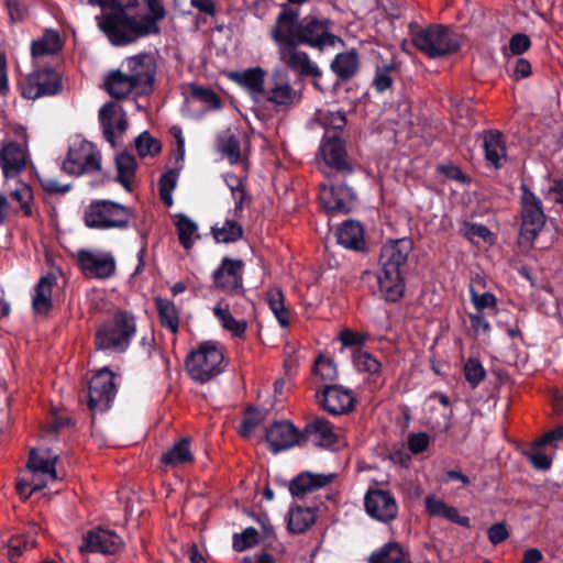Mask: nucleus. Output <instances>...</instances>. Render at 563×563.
Listing matches in <instances>:
<instances>
[{
  "label": "nucleus",
  "mask_w": 563,
  "mask_h": 563,
  "mask_svg": "<svg viewBox=\"0 0 563 563\" xmlns=\"http://www.w3.org/2000/svg\"><path fill=\"white\" fill-rule=\"evenodd\" d=\"M333 22L327 18L306 15L300 19L297 9L282 7L272 30L318 52L334 47L341 38L333 33Z\"/></svg>",
  "instance_id": "obj_1"
},
{
  "label": "nucleus",
  "mask_w": 563,
  "mask_h": 563,
  "mask_svg": "<svg viewBox=\"0 0 563 563\" xmlns=\"http://www.w3.org/2000/svg\"><path fill=\"white\" fill-rule=\"evenodd\" d=\"M413 250L411 239L389 240L380 249L377 272L378 290L389 302L398 301L405 291L404 271Z\"/></svg>",
  "instance_id": "obj_2"
},
{
  "label": "nucleus",
  "mask_w": 563,
  "mask_h": 563,
  "mask_svg": "<svg viewBox=\"0 0 563 563\" xmlns=\"http://www.w3.org/2000/svg\"><path fill=\"white\" fill-rule=\"evenodd\" d=\"M99 30L114 46H126L156 31L154 24L144 25L136 15H130L124 8L96 16Z\"/></svg>",
  "instance_id": "obj_3"
},
{
  "label": "nucleus",
  "mask_w": 563,
  "mask_h": 563,
  "mask_svg": "<svg viewBox=\"0 0 563 563\" xmlns=\"http://www.w3.org/2000/svg\"><path fill=\"white\" fill-rule=\"evenodd\" d=\"M57 459L58 455L53 454L49 450L43 452L31 450L26 465L30 477L22 476L16 482V492L23 500L43 489L48 483L58 479L55 468Z\"/></svg>",
  "instance_id": "obj_4"
},
{
  "label": "nucleus",
  "mask_w": 563,
  "mask_h": 563,
  "mask_svg": "<svg viewBox=\"0 0 563 563\" xmlns=\"http://www.w3.org/2000/svg\"><path fill=\"white\" fill-rule=\"evenodd\" d=\"M412 43L429 58H440L456 53L462 36L449 26L433 24L413 33Z\"/></svg>",
  "instance_id": "obj_5"
},
{
  "label": "nucleus",
  "mask_w": 563,
  "mask_h": 563,
  "mask_svg": "<svg viewBox=\"0 0 563 563\" xmlns=\"http://www.w3.org/2000/svg\"><path fill=\"white\" fill-rule=\"evenodd\" d=\"M136 332L135 319L125 311H117L96 332L95 344L98 350L122 353L128 350Z\"/></svg>",
  "instance_id": "obj_6"
},
{
  "label": "nucleus",
  "mask_w": 563,
  "mask_h": 563,
  "mask_svg": "<svg viewBox=\"0 0 563 563\" xmlns=\"http://www.w3.org/2000/svg\"><path fill=\"white\" fill-rule=\"evenodd\" d=\"M133 210L112 200L90 202L84 214V222L96 230H126L130 227Z\"/></svg>",
  "instance_id": "obj_7"
},
{
  "label": "nucleus",
  "mask_w": 563,
  "mask_h": 563,
  "mask_svg": "<svg viewBox=\"0 0 563 563\" xmlns=\"http://www.w3.org/2000/svg\"><path fill=\"white\" fill-rule=\"evenodd\" d=\"M223 353L213 342H205L186 358L189 376L198 383H207L223 371Z\"/></svg>",
  "instance_id": "obj_8"
},
{
  "label": "nucleus",
  "mask_w": 563,
  "mask_h": 563,
  "mask_svg": "<svg viewBox=\"0 0 563 563\" xmlns=\"http://www.w3.org/2000/svg\"><path fill=\"white\" fill-rule=\"evenodd\" d=\"M269 35L277 46L279 60L300 77L317 78L321 76L318 65L309 54L299 48L300 44L271 29Z\"/></svg>",
  "instance_id": "obj_9"
},
{
  "label": "nucleus",
  "mask_w": 563,
  "mask_h": 563,
  "mask_svg": "<svg viewBox=\"0 0 563 563\" xmlns=\"http://www.w3.org/2000/svg\"><path fill=\"white\" fill-rule=\"evenodd\" d=\"M520 238L526 242H533L544 228L547 216L542 200L526 185H520Z\"/></svg>",
  "instance_id": "obj_10"
},
{
  "label": "nucleus",
  "mask_w": 563,
  "mask_h": 563,
  "mask_svg": "<svg viewBox=\"0 0 563 563\" xmlns=\"http://www.w3.org/2000/svg\"><path fill=\"white\" fill-rule=\"evenodd\" d=\"M243 275L244 262L224 256L212 273L213 288L244 299Z\"/></svg>",
  "instance_id": "obj_11"
},
{
  "label": "nucleus",
  "mask_w": 563,
  "mask_h": 563,
  "mask_svg": "<svg viewBox=\"0 0 563 563\" xmlns=\"http://www.w3.org/2000/svg\"><path fill=\"white\" fill-rule=\"evenodd\" d=\"M117 394L114 374L108 368L100 369L89 382L88 407L92 412L107 411Z\"/></svg>",
  "instance_id": "obj_12"
},
{
  "label": "nucleus",
  "mask_w": 563,
  "mask_h": 563,
  "mask_svg": "<svg viewBox=\"0 0 563 563\" xmlns=\"http://www.w3.org/2000/svg\"><path fill=\"white\" fill-rule=\"evenodd\" d=\"M101 155L88 142L71 146L63 162L62 169L71 176L100 170Z\"/></svg>",
  "instance_id": "obj_13"
},
{
  "label": "nucleus",
  "mask_w": 563,
  "mask_h": 563,
  "mask_svg": "<svg viewBox=\"0 0 563 563\" xmlns=\"http://www.w3.org/2000/svg\"><path fill=\"white\" fill-rule=\"evenodd\" d=\"M25 99L36 100L45 96H54L62 90V79L52 68H41L29 74L21 86Z\"/></svg>",
  "instance_id": "obj_14"
},
{
  "label": "nucleus",
  "mask_w": 563,
  "mask_h": 563,
  "mask_svg": "<svg viewBox=\"0 0 563 563\" xmlns=\"http://www.w3.org/2000/svg\"><path fill=\"white\" fill-rule=\"evenodd\" d=\"M121 68L136 84L137 95H147L153 89L156 64L152 55L142 53L126 58Z\"/></svg>",
  "instance_id": "obj_15"
},
{
  "label": "nucleus",
  "mask_w": 563,
  "mask_h": 563,
  "mask_svg": "<svg viewBox=\"0 0 563 563\" xmlns=\"http://www.w3.org/2000/svg\"><path fill=\"white\" fill-rule=\"evenodd\" d=\"M364 506L371 518L384 523L391 522L398 515V504L389 490L368 489L364 496Z\"/></svg>",
  "instance_id": "obj_16"
},
{
  "label": "nucleus",
  "mask_w": 563,
  "mask_h": 563,
  "mask_svg": "<svg viewBox=\"0 0 563 563\" xmlns=\"http://www.w3.org/2000/svg\"><path fill=\"white\" fill-rule=\"evenodd\" d=\"M262 97L278 108L289 109L300 101L301 93L294 89L282 70H275Z\"/></svg>",
  "instance_id": "obj_17"
},
{
  "label": "nucleus",
  "mask_w": 563,
  "mask_h": 563,
  "mask_svg": "<svg viewBox=\"0 0 563 563\" xmlns=\"http://www.w3.org/2000/svg\"><path fill=\"white\" fill-rule=\"evenodd\" d=\"M316 397L322 408L333 416L346 413L354 407L352 391L341 385H325L316 393Z\"/></svg>",
  "instance_id": "obj_18"
},
{
  "label": "nucleus",
  "mask_w": 563,
  "mask_h": 563,
  "mask_svg": "<svg viewBox=\"0 0 563 563\" xmlns=\"http://www.w3.org/2000/svg\"><path fill=\"white\" fill-rule=\"evenodd\" d=\"M266 442L273 453H279L295 445L301 444L302 432L289 421H276L266 430Z\"/></svg>",
  "instance_id": "obj_19"
},
{
  "label": "nucleus",
  "mask_w": 563,
  "mask_h": 563,
  "mask_svg": "<svg viewBox=\"0 0 563 563\" xmlns=\"http://www.w3.org/2000/svg\"><path fill=\"white\" fill-rule=\"evenodd\" d=\"M78 263L82 272L93 278L106 279L115 272V260L109 252L80 251Z\"/></svg>",
  "instance_id": "obj_20"
},
{
  "label": "nucleus",
  "mask_w": 563,
  "mask_h": 563,
  "mask_svg": "<svg viewBox=\"0 0 563 563\" xmlns=\"http://www.w3.org/2000/svg\"><path fill=\"white\" fill-rule=\"evenodd\" d=\"M123 541L115 532L106 529H96L89 531L82 543L79 545V551L95 552L102 554H114L121 550Z\"/></svg>",
  "instance_id": "obj_21"
},
{
  "label": "nucleus",
  "mask_w": 563,
  "mask_h": 563,
  "mask_svg": "<svg viewBox=\"0 0 563 563\" xmlns=\"http://www.w3.org/2000/svg\"><path fill=\"white\" fill-rule=\"evenodd\" d=\"M99 121L104 139L111 146H115L114 131L122 134L128 129V118L124 109L117 102H107L99 110Z\"/></svg>",
  "instance_id": "obj_22"
},
{
  "label": "nucleus",
  "mask_w": 563,
  "mask_h": 563,
  "mask_svg": "<svg viewBox=\"0 0 563 563\" xmlns=\"http://www.w3.org/2000/svg\"><path fill=\"white\" fill-rule=\"evenodd\" d=\"M320 200L329 211L347 213L355 200V192L345 184L323 185L320 189Z\"/></svg>",
  "instance_id": "obj_23"
},
{
  "label": "nucleus",
  "mask_w": 563,
  "mask_h": 563,
  "mask_svg": "<svg viewBox=\"0 0 563 563\" xmlns=\"http://www.w3.org/2000/svg\"><path fill=\"white\" fill-rule=\"evenodd\" d=\"M27 164V148L15 142H8L0 148V166L5 179L16 177Z\"/></svg>",
  "instance_id": "obj_24"
},
{
  "label": "nucleus",
  "mask_w": 563,
  "mask_h": 563,
  "mask_svg": "<svg viewBox=\"0 0 563 563\" xmlns=\"http://www.w3.org/2000/svg\"><path fill=\"white\" fill-rule=\"evenodd\" d=\"M482 140L486 162L497 169L505 166L508 157L504 134L498 130H486Z\"/></svg>",
  "instance_id": "obj_25"
},
{
  "label": "nucleus",
  "mask_w": 563,
  "mask_h": 563,
  "mask_svg": "<svg viewBox=\"0 0 563 563\" xmlns=\"http://www.w3.org/2000/svg\"><path fill=\"white\" fill-rule=\"evenodd\" d=\"M334 474H314L311 472H301L290 481L289 492L296 498H305L309 494L330 484Z\"/></svg>",
  "instance_id": "obj_26"
},
{
  "label": "nucleus",
  "mask_w": 563,
  "mask_h": 563,
  "mask_svg": "<svg viewBox=\"0 0 563 563\" xmlns=\"http://www.w3.org/2000/svg\"><path fill=\"white\" fill-rule=\"evenodd\" d=\"M265 70L260 67H251L243 70L231 71L229 78L249 92L253 99L262 97L265 90Z\"/></svg>",
  "instance_id": "obj_27"
},
{
  "label": "nucleus",
  "mask_w": 563,
  "mask_h": 563,
  "mask_svg": "<svg viewBox=\"0 0 563 563\" xmlns=\"http://www.w3.org/2000/svg\"><path fill=\"white\" fill-rule=\"evenodd\" d=\"M302 441H312L314 444L322 446H332L336 442V434L332 424L324 418H314L303 428Z\"/></svg>",
  "instance_id": "obj_28"
},
{
  "label": "nucleus",
  "mask_w": 563,
  "mask_h": 563,
  "mask_svg": "<svg viewBox=\"0 0 563 563\" xmlns=\"http://www.w3.org/2000/svg\"><path fill=\"white\" fill-rule=\"evenodd\" d=\"M321 153L324 162L338 170H351L345 161V148L336 133L325 134L321 144Z\"/></svg>",
  "instance_id": "obj_29"
},
{
  "label": "nucleus",
  "mask_w": 563,
  "mask_h": 563,
  "mask_svg": "<svg viewBox=\"0 0 563 563\" xmlns=\"http://www.w3.org/2000/svg\"><path fill=\"white\" fill-rule=\"evenodd\" d=\"M104 88L115 99H123L129 95H137L136 84L122 68L110 71L104 79Z\"/></svg>",
  "instance_id": "obj_30"
},
{
  "label": "nucleus",
  "mask_w": 563,
  "mask_h": 563,
  "mask_svg": "<svg viewBox=\"0 0 563 563\" xmlns=\"http://www.w3.org/2000/svg\"><path fill=\"white\" fill-rule=\"evenodd\" d=\"M338 243L350 250H361L364 245L363 227L353 220L341 224L336 231Z\"/></svg>",
  "instance_id": "obj_31"
},
{
  "label": "nucleus",
  "mask_w": 563,
  "mask_h": 563,
  "mask_svg": "<svg viewBox=\"0 0 563 563\" xmlns=\"http://www.w3.org/2000/svg\"><path fill=\"white\" fill-rule=\"evenodd\" d=\"M161 325L173 334L179 330V309L170 299L156 297L154 299Z\"/></svg>",
  "instance_id": "obj_32"
},
{
  "label": "nucleus",
  "mask_w": 563,
  "mask_h": 563,
  "mask_svg": "<svg viewBox=\"0 0 563 563\" xmlns=\"http://www.w3.org/2000/svg\"><path fill=\"white\" fill-rule=\"evenodd\" d=\"M360 60L355 49L338 54L331 62V70L342 80H349L358 71Z\"/></svg>",
  "instance_id": "obj_33"
},
{
  "label": "nucleus",
  "mask_w": 563,
  "mask_h": 563,
  "mask_svg": "<svg viewBox=\"0 0 563 563\" xmlns=\"http://www.w3.org/2000/svg\"><path fill=\"white\" fill-rule=\"evenodd\" d=\"M316 521V514L311 507L296 506L288 514V530L292 533H302Z\"/></svg>",
  "instance_id": "obj_34"
},
{
  "label": "nucleus",
  "mask_w": 563,
  "mask_h": 563,
  "mask_svg": "<svg viewBox=\"0 0 563 563\" xmlns=\"http://www.w3.org/2000/svg\"><path fill=\"white\" fill-rule=\"evenodd\" d=\"M60 36L57 32L47 30L44 34L32 42L31 54L34 58L54 55L62 49Z\"/></svg>",
  "instance_id": "obj_35"
},
{
  "label": "nucleus",
  "mask_w": 563,
  "mask_h": 563,
  "mask_svg": "<svg viewBox=\"0 0 563 563\" xmlns=\"http://www.w3.org/2000/svg\"><path fill=\"white\" fill-rule=\"evenodd\" d=\"M213 314L220 321L222 327L230 331L234 336L241 338L244 335L247 327L246 321L233 318L229 309V303L223 299L213 308Z\"/></svg>",
  "instance_id": "obj_36"
},
{
  "label": "nucleus",
  "mask_w": 563,
  "mask_h": 563,
  "mask_svg": "<svg viewBox=\"0 0 563 563\" xmlns=\"http://www.w3.org/2000/svg\"><path fill=\"white\" fill-rule=\"evenodd\" d=\"M115 166L118 172V181L125 190L131 191V183L135 176L137 166L135 157L126 152H122L115 157Z\"/></svg>",
  "instance_id": "obj_37"
},
{
  "label": "nucleus",
  "mask_w": 563,
  "mask_h": 563,
  "mask_svg": "<svg viewBox=\"0 0 563 563\" xmlns=\"http://www.w3.org/2000/svg\"><path fill=\"white\" fill-rule=\"evenodd\" d=\"M192 461L194 455L190 451V440L188 438L179 440L162 456V462L170 466L191 463Z\"/></svg>",
  "instance_id": "obj_38"
},
{
  "label": "nucleus",
  "mask_w": 563,
  "mask_h": 563,
  "mask_svg": "<svg viewBox=\"0 0 563 563\" xmlns=\"http://www.w3.org/2000/svg\"><path fill=\"white\" fill-rule=\"evenodd\" d=\"M368 563H408V561L399 543L388 542L369 555Z\"/></svg>",
  "instance_id": "obj_39"
},
{
  "label": "nucleus",
  "mask_w": 563,
  "mask_h": 563,
  "mask_svg": "<svg viewBox=\"0 0 563 563\" xmlns=\"http://www.w3.org/2000/svg\"><path fill=\"white\" fill-rule=\"evenodd\" d=\"M41 528L36 525L31 527L26 534H19L10 538L8 544V556L11 561L16 560L24 551L33 549L36 545L35 533Z\"/></svg>",
  "instance_id": "obj_40"
},
{
  "label": "nucleus",
  "mask_w": 563,
  "mask_h": 563,
  "mask_svg": "<svg viewBox=\"0 0 563 563\" xmlns=\"http://www.w3.org/2000/svg\"><path fill=\"white\" fill-rule=\"evenodd\" d=\"M54 278L51 276L42 277L35 288L33 297V309L38 313L47 312L52 307L51 296Z\"/></svg>",
  "instance_id": "obj_41"
},
{
  "label": "nucleus",
  "mask_w": 563,
  "mask_h": 563,
  "mask_svg": "<svg viewBox=\"0 0 563 563\" xmlns=\"http://www.w3.org/2000/svg\"><path fill=\"white\" fill-rule=\"evenodd\" d=\"M184 93H189L194 99L200 101L210 109H219L221 107L220 97L210 87L188 84L184 87Z\"/></svg>",
  "instance_id": "obj_42"
},
{
  "label": "nucleus",
  "mask_w": 563,
  "mask_h": 563,
  "mask_svg": "<svg viewBox=\"0 0 563 563\" xmlns=\"http://www.w3.org/2000/svg\"><path fill=\"white\" fill-rule=\"evenodd\" d=\"M219 151L228 158L230 164H238L241 159L240 140L230 131L222 133L218 140Z\"/></svg>",
  "instance_id": "obj_43"
},
{
  "label": "nucleus",
  "mask_w": 563,
  "mask_h": 563,
  "mask_svg": "<svg viewBox=\"0 0 563 563\" xmlns=\"http://www.w3.org/2000/svg\"><path fill=\"white\" fill-rule=\"evenodd\" d=\"M178 240L181 246L189 250L198 238V225L188 217L180 216L176 222Z\"/></svg>",
  "instance_id": "obj_44"
},
{
  "label": "nucleus",
  "mask_w": 563,
  "mask_h": 563,
  "mask_svg": "<svg viewBox=\"0 0 563 563\" xmlns=\"http://www.w3.org/2000/svg\"><path fill=\"white\" fill-rule=\"evenodd\" d=\"M267 302L279 324L284 328L288 327L290 319L289 312L285 308L283 292L279 289L269 290L267 292Z\"/></svg>",
  "instance_id": "obj_45"
},
{
  "label": "nucleus",
  "mask_w": 563,
  "mask_h": 563,
  "mask_svg": "<svg viewBox=\"0 0 563 563\" xmlns=\"http://www.w3.org/2000/svg\"><path fill=\"white\" fill-rule=\"evenodd\" d=\"M232 539V547L236 552L254 548L261 542L260 532L253 527H247L242 532L234 533Z\"/></svg>",
  "instance_id": "obj_46"
},
{
  "label": "nucleus",
  "mask_w": 563,
  "mask_h": 563,
  "mask_svg": "<svg viewBox=\"0 0 563 563\" xmlns=\"http://www.w3.org/2000/svg\"><path fill=\"white\" fill-rule=\"evenodd\" d=\"M10 197L19 202L20 209L24 216H32L31 202L33 200V191L27 184L19 181L15 188L10 192Z\"/></svg>",
  "instance_id": "obj_47"
},
{
  "label": "nucleus",
  "mask_w": 563,
  "mask_h": 563,
  "mask_svg": "<svg viewBox=\"0 0 563 563\" xmlns=\"http://www.w3.org/2000/svg\"><path fill=\"white\" fill-rule=\"evenodd\" d=\"M243 229L234 220H227L221 228L213 229L214 239L218 242L231 243L242 238Z\"/></svg>",
  "instance_id": "obj_48"
},
{
  "label": "nucleus",
  "mask_w": 563,
  "mask_h": 563,
  "mask_svg": "<svg viewBox=\"0 0 563 563\" xmlns=\"http://www.w3.org/2000/svg\"><path fill=\"white\" fill-rule=\"evenodd\" d=\"M145 5L150 12V14L139 16L144 25H152L156 27L155 32H152V34H158L161 32V29L158 26V22L162 21L165 15L166 11L164 5L162 4L161 0H145Z\"/></svg>",
  "instance_id": "obj_49"
},
{
  "label": "nucleus",
  "mask_w": 563,
  "mask_h": 563,
  "mask_svg": "<svg viewBox=\"0 0 563 563\" xmlns=\"http://www.w3.org/2000/svg\"><path fill=\"white\" fill-rule=\"evenodd\" d=\"M463 373L465 380L472 388H476L486 377V371L477 358H468L464 366Z\"/></svg>",
  "instance_id": "obj_50"
},
{
  "label": "nucleus",
  "mask_w": 563,
  "mask_h": 563,
  "mask_svg": "<svg viewBox=\"0 0 563 563\" xmlns=\"http://www.w3.org/2000/svg\"><path fill=\"white\" fill-rule=\"evenodd\" d=\"M353 362L358 372L376 374L380 371V362L371 353L356 350L353 353Z\"/></svg>",
  "instance_id": "obj_51"
},
{
  "label": "nucleus",
  "mask_w": 563,
  "mask_h": 563,
  "mask_svg": "<svg viewBox=\"0 0 563 563\" xmlns=\"http://www.w3.org/2000/svg\"><path fill=\"white\" fill-rule=\"evenodd\" d=\"M135 148L140 157H145L158 154L162 146L158 140L144 131L135 139Z\"/></svg>",
  "instance_id": "obj_52"
},
{
  "label": "nucleus",
  "mask_w": 563,
  "mask_h": 563,
  "mask_svg": "<svg viewBox=\"0 0 563 563\" xmlns=\"http://www.w3.org/2000/svg\"><path fill=\"white\" fill-rule=\"evenodd\" d=\"M396 70V65L389 63L376 68L373 79V87L379 93L386 91L393 86L394 79L391 74Z\"/></svg>",
  "instance_id": "obj_53"
},
{
  "label": "nucleus",
  "mask_w": 563,
  "mask_h": 563,
  "mask_svg": "<svg viewBox=\"0 0 563 563\" xmlns=\"http://www.w3.org/2000/svg\"><path fill=\"white\" fill-rule=\"evenodd\" d=\"M314 375L323 382H332L338 377V369L334 362L328 357L319 356L314 361Z\"/></svg>",
  "instance_id": "obj_54"
},
{
  "label": "nucleus",
  "mask_w": 563,
  "mask_h": 563,
  "mask_svg": "<svg viewBox=\"0 0 563 563\" xmlns=\"http://www.w3.org/2000/svg\"><path fill=\"white\" fill-rule=\"evenodd\" d=\"M265 419V413L257 410V409H254V408H249L244 415V418L240 424V428H239V433L242 435V437H249L252 431L263 422V420Z\"/></svg>",
  "instance_id": "obj_55"
},
{
  "label": "nucleus",
  "mask_w": 563,
  "mask_h": 563,
  "mask_svg": "<svg viewBox=\"0 0 563 563\" xmlns=\"http://www.w3.org/2000/svg\"><path fill=\"white\" fill-rule=\"evenodd\" d=\"M176 183L177 174L173 170L163 174L159 179V195L162 200L168 206L173 203L172 192L176 187Z\"/></svg>",
  "instance_id": "obj_56"
},
{
  "label": "nucleus",
  "mask_w": 563,
  "mask_h": 563,
  "mask_svg": "<svg viewBox=\"0 0 563 563\" xmlns=\"http://www.w3.org/2000/svg\"><path fill=\"white\" fill-rule=\"evenodd\" d=\"M471 299L478 312L486 308H494L496 306V298L492 292L477 294L471 288Z\"/></svg>",
  "instance_id": "obj_57"
},
{
  "label": "nucleus",
  "mask_w": 563,
  "mask_h": 563,
  "mask_svg": "<svg viewBox=\"0 0 563 563\" xmlns=\"http://www.w3.org/2000/svg\"><path fill=\"white\" fill-rule=\"evenodd\" d=\"M531 46V41L528 35L523 33H517L510 37L509 49L515 55H521L528 51Z\"/></svg>",
  "instance_id": "obj_58"
},
{
  "label": "nucleus",
  "mask_w": 563,
  "mask_h": 563,
  "mask_svg": "<svg viewBox=\"0 0 563 563\" xmlns=\"http://www.w3.org/2000/svg\"><path fill=\"white\" fill-rule=\"evenodd\" d=\"M429 446V437L427 433H412L408 437V448L413 454L424 452Z\"/></svg>",
  "instance_id": "obj_59"
},
{
  "label": "nucleus",
  "mask_w": 563,
  "mask_h": 563,
  "mask_svg": "<svg viewBox=\"0 0 563 563\" xmlns=\"http://www.w3.org/2000/svg\"><path fill=\"white\" fill-rule=\"evenodd\" d=\"M339 340L343 346L360 347L364 344L366 336L350 329H344L339 333Z\"/></svg>",
  "instance_id": "obj_60"
},
{
  "label": "nucleus",
  "mask_w": 563,
  "mask_h": 563,
  "mask_svg": "<svg viewBox=\"0 0 563 563\" xmlns=\"http://www.w3.org/2000/svg\"><path fill=\"white\" fill-rule=\"evenodd\" d=\"M487 534L488 540L495 545L501 543L509 537V532L506 528V525L503 522H497L490 526L487 531Z\"/></svg>",
  "instance_id": "obj_61"
},
{
  "label": "nucleus",
  "mask_w": 563,
  "mask_h": 563,
  "mask_svg": "<svg viewBox=\"0 0 563 563\" xmlns=\"http://www.w3.org/2000/svg\"><path fill=\"white\" fill-rule=\"evenodd\" d=\"M526 455L538 470H549L551 466V460L541 451L526 452Z\"/></svg>",
  "instance_id": "obj_62"
},
{
  "label": "nucleus",
  "mask_w": 563,
  "mask_h": 563,
  "mask_svg": "<svg viewBox=\"0 0 563 563\" xmlns=\"http://www.w3.org/2000/svg\"><path fill=\"white\" fill-rule=\"evenodd\" d=\"M323 124L332 128L333 130H342L346 124V119L344 113L338 112H329L327 117L323 118Z\"/></svg>",
  "instance_id": "obj_63"
},
{
  "label": "nucleus",
  "mask_w": 563,
  "mask_h": 563,
  "mask_svg": "<svg viewBox=\"0 0 563 563\" xmlns=\"http://www.w3.org/2000/svg\"><path fill=\"white\" fill-rule=\"evenodd\" d=\"M544 195L555 203H563V179H554Z\"/></svg>",
  "instance_id": "obj_64"
}]
</instances>
